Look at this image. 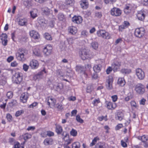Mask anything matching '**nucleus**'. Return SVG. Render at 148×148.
<instances>
[{"label": "nucleus", "instance_id": "31", "mask_svg": "<svg viewBox=\"0 0 148 148\" xmlns=\"http://www.w3.org/2000/svg\"><path fill=\"white\" fill-rule=\"evenodd\" d=\"M38 22L41 27L45 26V20L42 17H39L38 19Z\"/></svg>", "mask_w": 148, "mask_h": 148}, {"label": "nucleus", "instance_id": "42", "mask_svg": "<svg viewBox=\"0 0 148 148\" xmlns=\"http://www.w3.org/2000/svg\"><path fill=\"white\" fill-rule=\"evenodd\" d=\"M130 104L132 109L138 108V106L134 101H131Z\"/></svg>", "mask_w": 148, "mask_h": 148}, {"label": "nucleus", "instance_id": "13", "mask_svg": "<svg viewBox=\"0 0 148 148\" xmlns=\"http://www.w3.org/2000/svg\"><path fill=\"white\" fill-rule=\"evenodd\" d=\"M39 64L38 61L35 59H32L29 63V66L31 69H37L39 66Z\"/></svg>", "mask_w": 148, "mask_h": 148}, {"label": "nucleus", "instance_id": "43", "mask_svg": "<svg viewBox=\"0 0 148 148\" xmlns=\"http://www.w3.org/2000/svg\"><path fill=\"white\" fill-rule=\"evenodd\" d=\"M45 38L48 40H52V38L51 35L48 33H45L44 35Z\"/></svg>", "mask_w": 148, "mask_h": 148}, {"label": "nucleus", "instance_id": "14", "mask_svg": "<svg viewBox=\"0 0 148 148\" xmlns=\"http://www.w3.org/2000/svg\"><path fill=\"white\" fill-rule=\"evenodd\" d=\"M121 66V62L118 61L114 62L112 63L111 64L112 70L114 72H116L119 70Z\"/></svg>", "mask_w": 148, "mask_h": 148}, {"label": "nucleus", "instance_id": "37", "mask_svg": "<svg viewBox=\"0 0 148 148\" xmlns=\"http://www.w3.org/2000/svg\"><path fill=\"white\" fill-rule=\"evenodd\" d=\"M98 44L96 42H93L91 43V47L95 50H97L98 47Z\"/></svg>", "mask_w": 148, "mask_h": 148}, {"label": "nucleus", "instance_id": "12", "mask_svg": "<svg viewBox=\"0 0 148 148\" xmlns=\"http://www.w3.org/2000/svg\"><path fill=\"white\" fill-rule=\"evenodd\" d=\"M135 7H136L135 5L132 3L127 4L125 5L124 12L125 13L127 14L130 12L131 10Z\"/></svg>", "mask_w": 148, "mask_h": 148}, {"label": "nucleus", "instance_id": "33", "mask_svg": "<svg viewBox=\"0 0 148 148\" xmlns=\"http://www.w3.org/2000/svg\"><path fill=\"white\" fill-rule=\"evenodd\" d=\"M85 68L83 66H77L75 67V70L78 73H81L84 71Z\"/></svg>", "mask_w": 148, "mask_h": 148}, {"label": "nucleus", "instance_id": "1", "mask_svg": "<svg viewBox=\"0 0 148 148\" xmlns=\"http://www.w3.org/2000/svg\"><path fill=\"white\" fill-rule=\"evenodd\" d=\"M23 78V75L21 73L12 71V79L13 83L20 84L22 81Z\"/></svg>", "mask_w": 148, "mask_h": 148}, {"label": "nucleus", "instance_id": "57", "mask_svg": "<svg viewBox=\"0 0 148 148\" xmlns=\"http://www.w3.org/2000/svg\"><path fill=\"white\" fill-rule=\"evenodd\" d=\"M141 3L144 6H148V0H141Z\"/></svg>", "mask_w": 148, "mask_h": 148}, {"label": "nucleus", "instance_id": "58", "mask_svg": "<svg viewBox=\"0 0 148 148\" xmlns=\"http://www.w3.org/2000/svg\"><path fill=\"white\" fill-rule=\"evenodd\" d=\"M92 90V86L91 85H89L87 86L86 88V92L88 93H90Z\"/></svg>", "mask_w": 148, "mask_h": 148}, {"label": "nucleus", "instance_id": "16", "mask_svg": "<svg viewBox=\"0 0 148 148\" xmlns=\"http://www.w3.org/2000/svg\"><path fill=\"white\" fill-rule=\"evenodd\" d=\"M8 36L5 34L2 33L0 36V39L1 40L2 44L4 46L7 45L8 40H7Z\"/></svg>", "mask_w": 148, "mask_h": 148}, {"label": "nucleus", "instance_id": "22", "mask_svg": "<svg viewBox=\"0 0 148 148\" xmlns=\"http://www.w3.org/2000/svg\"><path fill=\"white\" fill-rule=\"evenodd\" d=\"M145 12L144 11H138L137 15L138 19L140 21L144 20L145 16Z\"/></svg>", "mask_w": 148, "mask_h": 148}, {"label": "nucleus", "instance_id": "35", "mask_svg": "<svg viewBox=\"0 0 148 148\" xmlns=\"http://www.w3.org/2000/svg\"><path fill=\"white\" fill-rule=\"evenodd\" d=\"M63 130L62 127L59 125H57L56 126V132L58 134H60L62 131Z\"/></svg>", "mask_w": 148, "mask_h": 148}, {"label": "nucleus", "instance_id": "20", "mask_svg": "<svg viewBox=\"0 0 148 148\" xmlns=\"http://www.w3.org/2000/svg\"><path fill=\"white\" fill-rule=\"evenodd\" d=\"M68 32L72 35L75 34L77 32V27L74 26H71L68 28Z\"/></svg>", "mask_w": 148, "mask_h": 148}, {"label": "nucleus", "instance_id": "44", "mask_svg": "<svg viewBox=\"0 0 148 148\" xmlns=\"http://www.w3.org/2000/svg\"><path fill=\"white\" fill-rule=\"evenodd\" d=\"M56 107L59 110H62L63 108V107L61 103H58L56 105Z\"/></svg>", "mask_w": 148, "mask_h": 148}, {"label": "nucleus", "instance_id": "27", "mask_svg": "<svg viewBox=\"0 0 148 148\" xmlns=\"http://www.w3.org/2000/svg\"><path fill=\"white\" fill-rule=\"evenodd\" d=\"M33 53L36 56L38 57L41 56V53L40 50L38 48H34L33 49Z\"/></svg>", "mask_w": 148, "mask_h": 148}, {"label": "nucleus", "instance_id": "28", "mask_svg": "<svg viewBox=\"0 0 148 148\" xmlns=\"http://www.w3.org/2000/svg\"><path fill=\"white\" fill-rule=\"evenodd\" d=\"M118 84L120 86H123L125 84V82L123 77H119L118 80Z\"/></svg>", "mask_w": 148, "mask_h": 148}, {"label": "nucleus", "instance_id": "47", "mask_svg": "<svg viewBox=\"0 0 148 148\" xmlns=\"http://www.w3.org/2000/svg\"><path fill=\"white\" fill-rule=\"evenodd\" d=\"M102 16V14L101 12H96L95 14V18H99Z\"/></svg>", "mask_w": 148, "mask_h": 148}, {"label": "nucleus", "instance_id": "2", "mask_svg": "<svg viewBox=\"0 0 148 148\" xmlns=\"http://www.w3.org/2000/svg\"><path fill=\"white\" fill-rule=\"evenodd\" d=\"M145 86L143 84L139 83L135 86V90L138 94L142 95L145 92Z\"/></svg>", "mask_w": 148, "mask_h": 148}, {"label": "nucleus", "instance_id": "46", "mask_svg": "<svg viewBox=\"0 0 148 148\" xmlns=\"http://www.w3.org/2000/svg\"><path fill=\"white\" fill-rule=\"evenodd\" d=\"M76 119L77 122L79 123H82L84 122L83 120L81 118L80 115H77L76 116Z\"/></svg>", "mask_w": 148, "mask_h": 148}, {"label": "nucleus", "instance_id": "40", "mask_svg": "<svg viewBox=\"0 0 148 148\" xmlns=\"http://www.w3.org/2000/svg\"><path fill=\"white\" fill-rule=\"evenodd\" d=\"M131 72V70L129 69H123L121 70V72L122 73L126 74H129Z\"/></svg>", "mask_w": 148, "mask_h": 148}, {"label": "nucleus", "instance_id": "26", "mask_svg": "<svg viewBox=\"0 0 148 148\" xmlns=\"http://www.w3.org/2000/svg\"><path fill=\"white\" fill-rule=\"evenodd\" d=\"M42 11L45 15L47 16L51 14L52 13V11L47 7H45L42 8Z\"/></svg>", "mask_w": 148, "mask_h": 148}, {"label": "nucleus", "instance_id": "49", "mask_svg": "<svg viewBox=\"0 0 148 148\" xmlns=\"http://www.w3.org/2000/svg\"><path fill=\"white\" fill-rule=\"evenodd\" d=\"M132 97L133 96L132 94L131 93H129L128 94L127 96L125 98V100L127 101L132 99Z\"/></svg>", "mask_w": 148, "mask_h": 148}, {"label": "nucleus", "instance_id": "51", "mask_svg": "<svg viewBox=\"0 0 148 148\" xmlns=\"http://www.w3.org/2000/svg\"><path fill=\"white\" fill-rule=\"evenodd\" d=\"M32 135L30 134L26 133L23 136V138L25 140H26L31 138Z\"/></svg>", "mask_w": 148, "mask_h": 148}, {"label": "nucleus", "instance_id": "39", "mask_svg": "<svg viewBox=\"0 0 148 148\" xmlns=\"http://www.w3.org/2000/svg\"><path fill=\"white\" fill-rule=\"evenodd\" d=\"M80 143L77 141L73 143L72 145V148H80Z\"/></svg>", "mask_w": 148, "mask_h": 148}, {"label": "nucleus", "instance_id": "56", "mask_svg": "<svg viewBox=\"0 0 148 148\" xmlns=\"http://www.w3.org/2000/svg\"><path fill=\"white\" fill-rule=\"evenodd\" d=\"M46 73L47 72L46 71L45 69L44 68L42 71L39 72L38 73L41 76L43 77V75Z\"/></svg>", "mask_w": 148, "mask_h": 148}, {"label": "nucleus", "instance_id": "61", "mask_svg": "<svg viewBox=\"0 0 148 148\" xmlns=\"http://www.w3.org/2000/svg\"><path fill=\"white\" fill-rule=\"evenodd\" d=\"M67 40L69 44H71L73 42L74 39L72 37L68 38Z\"/></svg>", "mask_w": 148, "mask_h": 148}, {"label": "nucleus", "instance_id": "6", "mask_svg": "<svg viewBox=\"0 0 148 148\" xmlns=\"http://www.w3.org/2000/svg\"><path fill=\"white\" fill-rule=\"evenodd\" d=\"M113 82V79L112 76H110L108 77L106 83V87L108 89L110 90L112 89Z\"/></svg>", "mask_w": 148, "mask_h": 148}, {"label": "nucleus", "instance_id": "64", "mask_svg": "<svg viewBox=\"0 0 148 148\" xmlns=\"http://www.w3.org/2000/svg\"><path fill=\"white\" fill-rule=\"evenodd\" d=\"M126 142H124L123 140H121V146L124 147H126L127 146Z\"/></svg>", "mask_w": 148, "mask_h": 148}, {"label": "nucleus", "instance_id": "62", "mask_svg": "<svg viewBox=\"0 0 148 148\" xmlns=\"http://www.w3.org/2000/svg\"><path fill=\"white\" fill-rule=\"evenodd\" d=\"M146 100L143 98L139 101V103L140 105H145V104Z\"/></svg>", "mask_w": 148, "mask_h": 148}, {"label": "nucleus", "instance_id": "5", "mask_svg": "<svg viewBox=\"0 0 148 148\" xmlns=\"http://www.w3.org/2000/svg\"><path fill=\"white\" fill-rule=\"evenodd\" d=\"M145 33V30L143 27L136 28L134 32V35L136 37L140 38L143 36Z\"/></svg>", "mask_w": 148, "mask_h": 148}, {"label": "nucleus", "instance_id": "38", "mask_svg": "<svg viewBox=\"0 0 148 148\" xmlns=\"http://www.w3.org/2000/svg\"><path fill=\"white\" fill-rule=\"evenodd\" d=\"M74 2V0H65V3L68 6H70L72 5Z\"/></svg>", "mask_w": 148, "mask_h": 148}, {"label": "nucleus", "instance_id": "48", "mask_svg": "<svg viewBox=\"0 0 148 148\" xmlns=\"http://www.w3.org/2000/svg\"><path fill=\"white\" fill-rule=\"evenodd\" d=\"M99 140V138L97 137H96L92 140V142L90 144V146H92L94 145L96 143L97 140Z\"/></svg>", "mask_w": 148, "mask_h": 148}, {"label": "nucleus", "instance_id": "45", "mask_svg": "<svg viewBox=\"0 0 148 148\" xmlns=\"http://www.w3.org/2000/svg\"><path fill=\"white\" fill-rule=\"evenodd\" d=\"M58 18L60 21H63L65 19V17L62 13H60L58 14Z\"/></svg>", "mask_w": 148, "mask_h": 148}, {"label": "nucleus", "instance_id": "30", "mask_svg": "<svg viewBox=\"0 0 148 148\" xmlns=\"http://www.w3.org/2000/svg\"><path fill=\"white\" fill-rule=\"evenodd\" d=\"M123 113L121 112H117L116 117V120L121 121L123 119Z\"/></svg>", "mask_w": 148, "mask_h": 148}, {"label": "nucleus", "instance_id": "9", "mask_svg": "<svg viewBox=\"0 0 148 148\" xmlns=\"http://www.w3.org/2000/svg\"><path fill=\"white\" fill-rule=\"evenodd\" d=\"M56 99L51 97H49L47 98V104L51 108H53L56 105Z\"/></svg>", "mask_w": 148, "mask_h": 148}, {"label": "nucleus", "instance_id": "63", "mask_svg": "<svg viewBox=\"0 0 148 148\" xmlns=\"http://www.w3.org/2000/svg\"><path fill=\"white\" fill-rule=\"evenodd\" d=\"M111 97L113 101L114 102H115L118 99L117 96L116 95L112 96Z\"/></svg>", "mask_w": 148, "mask_h": 148}, {"label": "nucleus", "instance_id": "17", "mask_svg": "<svg viewBox=\"0 0 148 148\" xmlns=\"http://www.w3.org/2000/svg\"><path fill=\"white\" fill-rule=\"evenodd\" d=\"M82 17L80 16H75L72 18L73 22L77 24L81 23L82 22Z\"/></svg>", "mask_w": 148, "mask_h": 148}, {"label": "nucleus", "instance_id": "19", "mask_svg": "<svg viewBox=\"0 0 148 148\" xmlns=\"http://www.w3.org/2000/svg\"><path fill=\"white\" fill-rule=\"evenodd\" d=\"M29 35L31 37L35 39H38L40 38V35L38 32L34 30L29 32Z\"/></svg>", "mask_w": 148, "mask_h": 148}, {"label": "nucleus", "instance_id": "29", "mask_svg": "<svg viewBox=\"0 0 148 148\" xmlns=\"http://www.w3.org/2000/svg\"><path fill=\"white\" fill-rule=\"evenodd\" d=\"M37 11L36 9H34L31 11L30 12V14L31 16L33 18H34L37 16Z\"/></svg>", "mask_w": 148, "mask_h": 148}, {"label": "nucleus", "instance_id": "32", "mask_svg": "<svg viewBox=\"0 0 148 148\" xmlns=\"http://www.w3.org/2000/svg\"><path fill=\"white\" fill-rule=\"evenodd\" d=\"M53 139L50 138H48L45 139L43 142V143L46 145H51L52 144Z\"/></svg>", "mask_w": 148, "mask_h": 148}, {"label": "nucleus", "instance_id": "3", "mask_svg": "<svg viewBox=\"0 0 148 148\" xmlns=\"http://www.w3.org/2000/svg\"><path fill=\"white\" fill-rule=\"evenodd\" d=\"M52 46L50 44H48L44 47L43 49V52L45 56H49L52 53Z\"/></svg>", "mask_w": 148, "mask_h": 148}, {"label": "nucleus", "instance_id": "8", "mask_svg": "<svg viewBox=\"0 0 148 148\" xmlns=\"http://www.w3.org/2000/svg\"><path fill=\"white\" fill-rule=\"evenodd\" d=\"M25 51L24 50H21L16 54L17 59L20 61H24L26 58L25 57Z\"/></svg>", "mask_w": 148, "mask_h": 148}, {"label": "nucleus", "instance_id": "53", "mask_svg": "<svg viewBox=\"0 0 148 148\" xmlns=\"http://www.w3.org/2000/svg\"><path fill=\"white\" fill-rule=\"evenodd\" d=\"M42 77L38 73L37 74L35 75L34 77V80H39L40 79L42 78Z\"/></svg>", "mask_w": 148, "mask_h": 148}, {"label": "nucleus", "instance_id": "18", "mask_svg": "<svg viewBox=\"0 0 148 148\" xmlns=\"http://www.w3.org/2000/svg\"><path fill=\"white\" fill-rule=\"evenodd\" d=\"M28 97V95L27 92L22 93L20 97L21 101L24 103L26 102Z\"/></svg>", "mask_w": 148, "mask_h": 148}, {"label": "nucleus", "instance_id": "60", "mask_svg": "<svg viewBox=\"0 0 148 148\" xmlns=\"http://www.w3.org/2000/svg\"><path fill=\"white\" fill-rule=\"evenodd\" d=\"M47 136L49 137L53 136L54 135V132L51 131H47Z\"/></svg>", "mask_w": 148, "mask_h": 148}, {"label": "nucleus", "instance_id": "24", "mask_svg": "<svg viewBox=\"0 0 148 148\" xmlns=\"http://www.w3.org/2000/svg\"><path fill=\"white\" fill-rule=\"evenodd\" d=\"M107 108L108 109L110 110L114 109L116 107V105L115 103H112L111 101L108 102L106 103Z\"/></svg>", "mask_w": 148, "mask_h": 148}, {"label": "nucleus", "instance_id": "41", "mask_svg": "<svg viewBox=\"0 0 148 148\" xmlns=\"http://www.w3.org/2000/svg\"><path fill=\"white\" fill-rule=\"evenodd\" d=\"M70 134L73 137H75L77 136V133L76 130L72 129L70 132Z\"/></svg>", "mask_w": 148, "mask_h": 148}, {"label": "nucleus", "instance_id": "25", "mask_svg": "<svg viewBox=\"0 0 148 148\" xmlns=\"http://www.w3.org/2000/svg\"><path fill=\"white\" fill-rule=\"evenodd\" d=\"M80 4L83 9H86L88 7V2L86 0H82L80 1Z\"/></svg>", "mask_w": 148, "mask_h": 148}, {"label": "nucleus", "instance_id": "7", "mask_svg": "<svg viewBox=\"0 0 148 148\" xmlns=\"http://www.w3.org/2000/svg\"><path fill=\"white\" fill-rule=\"evenodd\" d=\"M136 74L138 79L140 80H143L145 78V73L142 69L140 68H138L136 69Z\"/></svg>", "mask_w": 148, "mask_h": 148}, {"label": "nucleus", "instance_id": "34", "mask_svg": "<svg viewBox=\"0 0 148 148\" xmlns=\"http://www.w3.org/2000/svg\"><path fill=\"white\" fill-rule=\"evenodd\" d=\"M63 84L61 83H59L57 86L55 85L53 86L54 88H56V90L58 91H60L63 88Z\"/></svg>", "mask_w": 148, "mask_h": 148}, {"label": "nucleus", "instance_id": "21", "mask_svg": "<svg viewBox=\"0 0 148 148\" xmlns=\"http://www.w3.org/2000/svg\"><path fill=\"white\" fill-rule=\"evenodd\" d=\"M27 19L25 18H21L19 19L18 24L21 26H26L27 24Z\"/></svg>", "mask_w": 148, "mask_h": 148}, {"label": "nucleus", "instance_id": "55", "mask_svg": "<svg viewBox=\"0 0 148 148\" xmlns=\"http://www.w3.org/2000/svg\"><path fill=\"white\" fill-rule=\"evenodd\" d=\"M100 102V101L99 99H95L93 101L92 103L94 106H97Z\"/></svg>", "mask_w": 148, "mask_h": 148}, {"label": "nucleus", "instance_id": "4", "mask_svg": "<svg viewBox=\"0 0 148 148\" xmlns=\"http://www.w3.org/2000/svg\"><path fill=\"white\" fill-rule=\"evenodd\" d=\"M97 34L99 36L104 39H109L111 38L110 34L105 30H100L98 31Z\"/></svg>", "mask_w": 148, "mask_h": 148}, {"label": "nucleus", "instance_id": "59", "mask_svg": "<svg viewBox=\"0 0 148 148\" xmlns=\"http://www.w3.org/2000/svg\"><path fill=\"white\" fill-rule=\"evenodd\" d=\"M126 28L125 26L122 24L119 26V32H122L123 30Z\"/></svg>", "mask_w": 148, "mask_h": 148}, {"label": "nucleus", "instance_id": "11", "mask_svg": "<svg viewBox=\"0 0 148 148\" xmlns=\"http://www.w3.org/2000/svg\"><path fill=\"white\" fill-rule=\"evenodd\" d=\"M122 13V11L119 8L114 7L110 10V14L111 15L115 16H120Z\"/></svg>", "mask_w": 148, "mask_h": 148}, {"label": "nucleus", "instance_id": "23", "mask_svg": "<svg viewBox=\"0 0 148 148\" xmlns=\"http://www.w3.org/2000/svg\"><path fill=\"white\" fill-rule=\"evenodd\" d=\"M63 139L65 141V145H68L73 141V139L69 137V135L67 134L65 136Z\"/></svg>", "mask_w": 148, "mask_h": 148}, {"label": "nucleus", "instance_id": "15", "mask_svg": "<svg viewBox=\"0 0 148 148\" xmlns=\"http://www.w3.org/2000/svg\"><path fill=\"white\" fill-rule=\"evenodd\" d=\"M79 55L81 58L83 60L90 58L89 55L86 49H83L79 52Z\"/></svg>", "mask_w": 148, "mask_h": 148}, {"label": "nucleus", "instance_id": "54", "mask_svg": "<svg viewBox=\"0 0 148 148\" xmlns=\"http://www.w3.org/2000/svg\"><path fill=\"white\" fill-rule=\"evenodd\" d=\"M88 35V32L86 30L82 31L81 32V35L84 37H87Z\"/></svg>", "mask_w": 148, "mask_h": 148}, {"label": "nucleus", "instance_id": "50", "mask_svg": "<svg viewBox=\"0 0 148 148\" xmlns=\"http://www.w3.org/2000/svg\"><path fill=\"white\" fill-rule=\"evenodd\" d=\"M29 68V66L26 64H24L23 66V69L25 72L28 71Z\"/></svg>", "mask_w": 148, "mask_h": 148}, {"label": "nucleus", "instance_id": "10", "mask_svg": "<svg viewBox=\"0 0 148 148\" xmlns=\"http://www.w3.org/2000/svg\"><path fill=\"white\" fill-rule=\"evenodd\" d=\"M97 63H98L99 64H95L93 67V69L95 73H99L101 70V64L102 63V61L101 60H97Z\"/></svg>", "mask_w": 148, "mask_h": 148}, {"label": "nucleus", "instance_id": "52", "mask_svg": "<svg viewBox=\"0 0 148 148\" xmlns=\"http://www.w3.org/2000/svg\"><path fill=\"white\" fill-rule=\"evenodd\" d=\"M24 112L23 110H18L16 112L15 114V116L16 117H18L20 116L22 114H23Z\"/></svg>", "mask_w": 148, "mask_h": 148}, {"label": "nucleus", "instance_id": "36", "mask_svg": "<svg viewBox=\"0 0 148 148\" xmlns=\"http://www.w3.org/2000/svg\"><path fill=\"white\" fill-rule=\"evenodd\" d=\"M138 138L140 140L143 142H145L148 140V136L146 135H144L142 136L138 137Z\"/></svg>", "mask_w": 148, "mask_h": 148}]
</instances>
